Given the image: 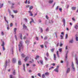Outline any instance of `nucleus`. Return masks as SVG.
Wrapping results in <instances>:
<instances>
[{
	"instance_id": "obj_1",
	"label": "nucleus",
	"mask_w": 78,
	"mask_h": 78,
	"mask_svg": "<svg viewBox=\"0 0 78 78\" xmlns=\"http://www.w3.org/2000/svg\"><path fill=\"white\" fill-rule=\"evenodd\" d=\"M72 68L73 69V70H75V67H74V64H73V62H72Z\"/></svg>"
},
{
	"instance_id": "obj_2",
	"label": "nucleus",
	"mask_w": 78,
	"mask_h": 78,
	"mask_svg": "<svg viewBox=\"0 0 78 78\" xmlns=\"http://www.w3.org/2000/svg\"><path fill=\"white\" fill-rule=\"evenodd\" d=\"M16 60L15 58H13L12 59V62L13 63H16Z\"/></svg>"
},
{
	"instance_id": "obj_3",
	"label": "nucleus",
	"mask_w": 78,
	"mask_h": 78,
	"mask_svg": "<svg viewBox=\"0 0 78 78\" xmlns=\"http://www.w3.org/2000/svg\"><path fill=\"white\" fill-rule=\"evenodd\" d=\"M28 13H30V16H33V14L32 13V12L30 11H28Z\"/></svg>"
},
{
	"instance_id": "obj_4",
	"label": "nucleus",
	"mask_w": 78,
	"mask_h": 78,
	"mask_svg": "<svg viewBox=\"0 0 78 78\" xmlns=\"http://www.w3.org/2000/svg\"><path fill=\"white\" fill-rule=\"evenodd\" d=\"M68 52H69L68 51H67V52L66 53V56H65V58H66L65 59L66 60V61L67 60V53H68Z\"/></svg>"
},
{
	"instance_id": "obj_5",
	"label": "nucleus",
	"mask_w": 78,
	"mask_h": 78,
	"mask_svg": "<svg viewBox=\"0 0 78 78\" xmlns=\"http://www.w3.org/2000/svg\"><path fill=\"white\" fill-rule=\"evenodd\" d=\"M54 71L56 72H57L58 73L59 72V69L58 68H56L55 69H54Z\"/></svg>"
},
{
	"instance_id": "obj_6",
	"label": "nucleus",
	"mask_w": 78,
	"mask_h": 78,
	"mask_svg": "<svg viewBox=\"0 0 78 78\" xmlns=\"http://www.w3.org/2000/svg\"><path fill=\"white\" fill-rule=\"evenodd\" d=\"M70 68H68L67 69V71H66V73H69L70 72Z\"/></svg>"
},
{
	"instance_id": "obj_7",
	"label": "nucleus",
	"mask_w": 78,
	"mask_h": 78,
	"mask_svg": "<svg viewBox=\"0 0 78 78\" xmlns=\"http://www.w3.org/2000/svg\"><path fill=\"white\" fill-rule=\"evenodd\" d=\"M63 22L64 23V26H65V24H66V20H65V19H63Z\"/></svg>"
},
{
	"instance_id": "obj_8",
	"label": "nucleus",
	"mask_w": 78,
	"mask_h": 78,
	"mask_svg": "<svg viewBox=\"0 0 78 78\" xmlns=\"http://www.w3.org/2000/svg\"><path fill=\"white\" fill-rule=\"evenodd\" d=\"M29 58V57H27L26 58H25V59H24V60L25 61V62H26V61H27V60Z\"/></svg>"
},
{
	"instance_id": "obj_9",
	"label": "nucleus",
	"mask_w": 78,
	"mask_h": 78,
	"mask_svg": "<svg viewBox=\"0 0 78 78\" xmlns=\"http://www.w3.org/2000/svg\"><path fill=\"white\" fill-rule=\"evenodd\" d=\"M27 27L26 26H25V24H24L23 25V28H27Z\"/></svg>"
},
{
	"instance_id": "obj_10",
	"label": "nucleus",
	"mask_w": 78,
	"mask_h": 78,
	"mask_svg": "<svg viewBox=\"0 0 78 78\" xmlns=\"http://www.w3.org/2000/svg\"><path fill=\"white\" fill-rule=\"evenodd\" d=\"M19 46H22V41H21L20 42V44L19 45Z\"/></svg>"
},
{
	"instance_id": "obj_11",
	"label": "nucleus",
	"mask_w": 78,
	"mask_h": 78,
	"mask_svg": "<svg viewBox=\"0 0 78 78\" xmlns=\"http://www.w3.org/2000/svg\"><path fill=\"white\" fill-rule=\"evenodd\" d=\"M54 60H56V57L55 54H54Z\"/></svg>"
},
{
	"instance_id": "obj_12",
	"label": "nucleus",
	"mask_w": 78,
	"mask_h": 78,
	"mask_svg": "<svg viewBox=\"0 0 78 78\" xmlns=\"http://www.w3.org/2000/svg\"><path fill=\"white\" fill-rule=\"evenodd\" d=\"M53 2V0H50L49 2V3H52Z\"/></svg>"
},
{
	"instance_id": "obj_13",
	"label": "nucleus",
	"mask_w": 78,
	"mask_h": 78,
	"mask_svg": "<svg viewBox=\"0 0 78 78\" xmlns=\"http://www.w3.org/2000/svg\"><path fill=\"white\" fill-rule=\"evenodd\" d=\"M58 52H59V51H57V56L59 58V53H58Z\"/></svg>"
},
{
	"instance_id": "obj_14",
	"label": "nucleus",
	"mask_w": 78,
	"mask_h": 78,
	"mask_svg": "<svg viewBox=\"0 0 78 78\" xmlns=\"http://www.w3.org/2000/svg\"><path fill=\"white\" fill-rule=\"evenodd\" d=\"M45 75H47V76L49 75V73L48 72H46L45 73Z\"/></svg>"
},
{
	"instance_id": "obj_15",
	"label": "nucleus",
	"mask_w": 78,
	"mask_h": 78,
	"mask_svg": "<svg viewBox=\"0 0 78 78\" xmlns=\"http://www.w3.org/2000/svg\"><path fill=\"white\" fill-rule=\"evenodd\" d=\"M40 62L41 63V64H42V65H43V61L41 60L40 61Z\"/></svg>"
},
{
	"instance_id": "obj_16",
	"label": "nucleus",
	"mask_w": 78,
	"mask_h": 78,
	"mask_svg": "<svg viewBox=\"0 0 78 78\" xmlns=\"http://www.w3.org/2000/svg\"><path fill=\"white\" fill-rule=\"evenodd\" d=\"M71 8L73 9V10H76V7H72Z\"/></svg>"
},
{
	"instance_id": "obj_17",
	"label": "nucleus",
	"mask_w": 78,
	"mask_h": 78,
	"mask_svg": "<svg viewBox=\"0 0 78 78\" xmlns=\"http://www.w3.org/2000/svg\"><path fill=\"white\" fill-rule=\"evenodd\" d=\"M5 45V42L4 41H2V44L1 45L2 47H4V45Z\"/></svg>"
},
{
	"instance_id": "obj_18",
	"label": "nucleus",
	"mask_w": 78,
	"mask_h": 78,
	"mask_svg": "<svg viewBox=\"0 0 78 78\" xmlns=\"http://www.w3.org/2000/svg\"><path fill=\"white\" fill-rule=\"evenodd\" d=\"M4 18H5V22H7V24H8V21H7L6 20V17H5V16L4 17Z\"/></svg>"
},
{
	"instance_id": "obj_19",
	"label": "nucleus",
	"mask_w": 78,
	"mask_h": 78,
	"mask_svg": "<svg viewBox=\"0 0 78 78\" xmlns=\"http://www.w3.org/2000/svg\"><path fill=\"white\" fill-rule=\"evenodd\" d=\"M16 30H17V29H16V28H15L14 29V32H15V34H16Z\"/></svg>"
},
{
	"instance_id": "obj_20",
	"label": "nucleus",
	"mask_w": 78,
	"mask_h": 78,
	"mask_svg": "<svg viewBox=\"0 0 78 78\" xmlns=\"http://www.w3.org/2000/svg\"><path fill=\"white\" fill-rule=\"evenodd\" d=\"M39 55H37V56L35 58V59L37 60V58H39Z\"/></svg>"
},
{
	"instance_id": "obj_21",
	"label": "nucleus",
	"mask_w": 78,
	"mask_h": 78,
	"mask_svg": "<svg viewBox=\"0 0 78 78\" xmlns=\"http://www.w3.org/2000/svg\"><path fill=\"white\" fill-rule=\"evenodd\" d=\"M8 62L7 61V60H6L5 61V67H6V66H7V63Z\"/></svg>"
},
{
	"instance_id": "obj_22",
	"label": "nucleus",
	"mask_w": 78,
	"mask_h": 78,
	"mask_svg": "<svg viewBox=\"0 0 78 78\" xmlns=\"http://www.w3.org/2000/svg\"><path fill=\"white\" fill-rule=\"evenodd\" d=\"M33 8V6H31L29 7V9H30V10H31V9H32Z\"/></svg>"
},
{
	"instance_id": "obj_23",
	"label": "nucleus",
	"mask_w": 78,
	"mask_h": 78,
	"mask_svg": "<svg viewBox=\"0 0 78 78\" xmlns=\"http://www.w3.org/2000/svg\"><path fill=\"white\" fill-rule=\"evenodd\" d=\"M45 74H43L42 75V78H45Z\"/></svg>"
},
{
	"instance_id": "obj_24",
	"label": "nucleus",
	"mask_w": 78,
	"mask_h": 78,
	"mask_svg": "<svg viewBox=\"0 0 78 78\" xmlns=\"http://www.w3.org/2000/svg\"><path fill=\"white\" fill-rule=\"evenodd\" d=\"M18 63V64L19 65H21V61H19Z\"/></svg>"
},
{
	"instance_id": "obj_25",
	"label": "nucleus",
	"mask_w": 78,
	"mask_h": 78,
	"mask_svg": "<svg viewBox=\"0 0 78 78\" xmlns=\"http://www.w3.org/2000/svg\"><path fill=\"white\" fill-rule=\"evenodd\" d=\"M73 40H72L69 41V43H73Z\"/></svg>"
},
{
	"instance_id": "obj_26",
	"label": "nucleus",
	"mask_w": 78,
	"mask_h": 78,
	"mask_svg": "<svg viewBox=\"0 0 78 78\" xmlns=\"http://www.w3.org/2000/svg\"><path fill=\"white\" fill-rule=\"evenodd\" d=\"M20 38L21 39V40H22V39H23V38H22V35L21 34H20Z\"/></svg>"
},
{
	"instance_id": "obj_27",
	"label": "nucleus",
	"mask_w": 78,
	"mask_h": 78,
	"mask_svg": "<svg viewBox=\"0 0 78 78\" xmlns=\"http://www.w3.org/2000/svg\"><path fill=\"white\" fill-rule=\"evenodd\" d=\"M46 56L47 57H48V56H49V53H48L47 52Z\"/></svg>"
},
{
	"instance_id": "obj_28",
	"label": "nucleus",
	"mask_w": 78,
	"mask_h": 78,
	"mask_svg": "<svg viewBox=\"0 0 78 78\" xmlns=\"http://www.w3.org/2000/svg\"><path fill=\"white\" fill-rule=\"evenodd\" d=\"M74 27L76 29H77V28H78V25H76Z\"/></svg>"
},
{
	"instance_id": "obj_29",
	"label": "nucleus",
	"mask_w": 78,
	"mask_h": 78,
	"mask_svg": "<svg viewBox=\"0 0 78 78\" xmlns=\"http://www.w3.org/2000/svg\"><path fill=\"white\" fill-rule=\"evenodd\" d=\"M59 9L60 12H62V9L60 8Z\"/></svg>"
},
{
	"instance_id": "obj_30",
	"label": "nucleus",
	"mask_w": 78,
	"mask_h": 78,
	"mask_svg": "<svg viewBox=\"0 0 78 78\" xmlns=\"http://www.w3.org/2000/svg\"><path fill=\"white\" fill-rule=\"evenodd\" d=\"M76 41H78V37H76Z\"/></svg>"
},
{
	"instance_id": "obj_31",
	"label": "nucleus",
	"mask_w": 78,
	"mask_h": 78,
	"mask_svg": "<svg viewBox=\"0 0 78 78\" xmlns=\"http://www.w3.org/2000/svg\"><path fill=\"white\" fill-rule=\"evenodd\" d=\"M13 12L14 13H17V10H13Z\"/></svg>"
},
{
	"instance_id": "obj_32",
	"label": "nucleus",
	"mask_w": 78,
	"mask_h": 78,
	"mask_svg": "<svg viewBox=\"0 0 78 78\" xmlns=\"http://www.w3.org/2000/svg\"><path fill=\"white\" fill-rule=\"evenodd\" d=\"M40 47L42 48L44 47V44L40 45Z\"/></svg>"
},
{
	"instance_id": "obj_33",
	"label": "nucleus",
	"mask_w": 78,
	"mask_h": 78,
	"mask_svg": "<svg viewBox=\"0 0 78 78\" xmlns=\"http://www.w3.org/2000/svg\"><path fill=\"white\" fill-rule=\"evenodd\" d=\"M38 76H40V77H41V73H38Z\"/></svg>"
},
{
	"instance_id": "obj_34",
	"label": "nucleus",
	"mask_w": 78,
	"mask_h": 78,
	"mask_svg": "<svg viewBox=\"0 0 78 78\" xmlns=\"http://www.w3.org/2000/svg\"><path fill=\"white\" fill-rule=\"evenodd\" d=\"M40 29H41V33H42V32H43V30H42V28L41 27Z\"/></svg>"
},
{
	"instance_id": "obj_35",
	"label": "nucleus",
	"mask_w": 78,
	"mask_h": 78,
	"mask_svg": "<svg viewBox=\"0 0 78 78\" xmlns=\"http://www.w3.org/2000/svg\"><path fill=\"white\" fill-rule=\"evenodd\" d=\"M59 52H61V51H62V48H60L59 50Z\"/></svg>"
},
{
	"instance_id": "obj_36",
	"label": "nucleus",
	"mask_w": 78,
	"mask_h": 78,
	"mask_svg": "<svg viewBox=\"0 0 78 78\" xmlns=\"http://www.w3.org/2000/svg\"><path fill=\"white\" fill-rule=\"evenodd\" d=\"M67 37H68V35L67 34H66V39H67Z\"/></svg>"
},
{
	"instance_id": "obj_37",
	"label": "nucleus",
	"mask_w": 78,
	"mask_h": 78,
	"mask_svg": "<svg viewBox=\"0 0 78 78\" xmlns=\"http://www.w3.org/2000/svg\"><path fill=\"white\" fill-rule=\"evenodd\" d=\"M47 39H48V37H45L44 39V40H46Z\"/></svg>"
},
{
	"instance_id": "obj_38",
	"label": "nucleus",
	"mask_w": 78,
	"mask_h": 78,
	"mask_svg": "<svg viewBox=\"0 0 78 78\" xmlns=\"http://www.w3.org/2000/svg\"><path fill=\"white\" fill-rule=\"evenodd\" d=\"M61 39H63V36L62 35H60Z\"/></svg>"
},
{
	"instance_id": "obj_39",
	"label": "nucleus",
	"mask_w": 78,
	"mask_h": 78,
	"mask_svg": "<svg viewBox=\"0 0 78 78\" xmlns=\"http://www.w3.org/2000/svg\"><path fill=\"white\" fill-rule=\"evenodd\" d=\"M15 39H16V41H17V36L16 35H15Z\"/></svg>"
},
{
	"instance_id": "obj_40",
	"label": "nucleus",
	"mask_w": 78,
	"mask_h": 78,
	"mask_svg": "<svg viewBox=\"0 0 78 78\" xmlns=\"http://www.w3.org/2000/svg\"><path fill=\"white\" fill-rule=\"evenodd\" d=\"M13 26V24H12V23H11L10 24V27H12Z\"/></svg>"
},
{
	"instance_id": "obj_41",
	"label": "nucleus",
	"mask_w": 78,
	"mask_h": 78,
	"mask_svg": "<svg viewBox=\"0 0 78 78\" xmlns=\"http://www.w3.org/2000/svg\"><path fill=\"white\" fill-rule=\"evenodd\" d=\"M38 22L39 23H41L42 22V20H39Z\"/></svg>"
},
{
	"instance_id": "obj_42",
	"label": "nucleus",
	"mask_w": 78,
	"mask_h": 78,
	"mask_svg": "<svg viewBox=\"0 0 78 78\" xmlns=\"http://www.w3.org/2000/svg\"><path fill=\"white\" fill-rule=\"evenodd\" d=\"M3 4H1V6H0V8H2V7H3Z\"/></svg>"
},
{
	"instance_id": "obj_43",
	"label": "nucleus",
	"mask_w": 78,
	"mask_h": 78,
	"mask_svg": "<svg viewBox=\"0 0 78 78\" xmlns=\"http://www.w3.org/2000/svg\"><path fill=\"white\" fill-rule=\"evenodd\" d=\"M3 50V51L5 50V46H2Z\"/></svg>"
},
{
	"instance_id": "obj_44",
	"label": "nucleus",
	"mask_w": 78,
	"mask_h": 78,
	"mask_svg": "<svg viewBox=\"0 0 78 78\" xmlns=\"http://www.w3.org/2000/svg\"><path fill=\"white\" fill-rule=\"evenodd\" d=\"M16 71L15 70H14L13 72V75H15V74L16 73Z\"/></svg>"
},
{
	"instance_id": "obj_45",
	"label": "nucleus",
	"mask_w": 78,
	"mask_h": 78,
	"mask_svg": "<svg viewBox=\"0 0 78 78\" xmlns=\"http://www.w3.org/2000/svg\"><path fill=\"white\" fill-rule=\"evenodd\" d=\"M1 34L2 36H3L4 35V33H3V32H1Z\"/></svg>"
},
{
	"instance_id": "obj_46",
	"label": "nucleus",
	"mask_w": 78,
	"mask_h": 78,
	"mask_svg": "<svg viewBox=\"0 0 78 78\" xmlns=\"http://www.w3.org/2000/svg\"><path fill=\"white\" fill-rule=\"evenodd\" d=\"M21 56L23 57V58H24V57H25V55H24V54H22Z\"/></svg>"
},
{
	"instance_id": "obj_47",
	"label": "nucleus",
	"mask_w": 78,
	"mask_h": 78,
	"mask_svg": "<svg viewBox=\"0 0 78 78\" xmlns=\"http://www.w3.org/2000/svg\"><path fill=\"white\" fill-rule=\"evenodd\" d=\"M9 78H12V75H10V77Z\"/></svg>"
},
{
	"instance_id": "obj_48",
	"label": "nucleus",
	"mask_w": 78,
	"mask_h": 78,
	"mask_svg": "<svg viewBox=\"0 0 78 78\" xmlns=\"http://www.w3.org/2000/svg\"><path fill=\"white\" fill-rule=\"evenodd\" d=\"M31 21L32 22H34V20H33V18H31Z\"/></svg>"
},
{
	"instance_id": "obj_49",
	"label": "nucleus",
	"mask_w": 78,
	"mask_h": 78,
	"mask_svg": "<svg viewBox=\"0 0 78 78\" xmlns=\"http://www.w3.org/2000/svg\"><path fill=\"white\" fill-rule=\"evenodd\" d=\"M28 2V0H26V1L25 2V3H26V4H27Z\"/></svg>"
},
{
	"instance_id": "obj_50",
	"label": "nucleus",
	"mask_w": 78,
	"mask_h": 78,
	"mask_svg": "<svg viewBox=\"0 0 78 78\" xmlns=\"http://www.w3.org/2000/svg\"><path fill=\"white\" fill-rule=\"evenodd\" d=\"M54 48H52L51 50V51L52 52H53V51H54Z\"/></svg>"
},
{
	"instance_id": "obj_51",
	"label": "nucleus",
	"mask_w": 78,
	"mask_h": 78,
	"mask_svg": "<svg viewBox=\"0 0 78 78\" xmlns=\"http://www.w3.org/2000/svg\"><path fill=\"white\" fill-rule=\"evenodd\" d=\"M46 31H48V28H47L46 30Z\"/></svg>"
},
{
	"instance_id": "obj_52",
	"label": "nucleus",
	"mask_w": 78,
	"mask_h": 78,
	"mask_svg": "<svg viewBox=\"0 0 78 78\" xmlns=\"http://www.w3.org/2000/svg\"><path fill=\"white\" fill-rule=\"evenodd\" d=\"M46 18L47 19H48V17L47 15L46 16Z\"/></svg>"
},
{
	"instance_id": "obj_53",
	"label": "nucleus",
	"mask_w": 78,
	"mask_h": 78,
	"mask_svg": "<svg viewBox=\"0 0 78 78\" xmlns=\"http://www.w3.org/2000/svg\"><path fill=\"white\" fill-rule=\"evenodd\" d=\"M35 39H36V40H37V41H38V40H39V39L38 38V37H36Z\"/></svg>"
},
{
	"instance_id": "obj_54",
	"label": "nucleus",
	"mask_w": 78,
	"mask_h": 78,
	"mask_svg": "<svg viewBox=\"0 0 78 78\" xmlns=\"http://www.w3.org/2000/svg\"><path fill=\"white\" fill-rule=\"evenodd\" d=\"M51 65H52L53 66H55V63H53V64H51Z\"/></svg>"
},
{
	"instance_id": "obj_55",
	"label": "nucleus",
	"mask_w": 78,
	"mask_h": 78,
	"mask_svg": "<svg viewBox=\"0 0 78 78\" xmlns=\"http://www.w3.org/2000/svg\"><path fill=\"white\" fill-rule=\"evenodd\" d=\"M58 8H59V6H57L56 8V9L57 10L58 9Z\"/></svg>"
},
{
	"instance_id": "obj_56",
	"label": "nucleus",
	"mask_w": 78,
	"mask_h": 78,
	"mask_svg": "<svg viewBox=\"0 0 78 78\" xmlns=\"http://www.w3.org/2000/svg\"><path fill=\"white\" fill-rule=\"evenodd\" d=\"M24 20H25V21H26V22H27V19H26V18H25L24 19Z\"/></svg>"
},
{
	"instance_id": "obj_57",
	"label": "nucleus",
	"mask_w": 78,
	"mask_h": 78,
	"mask_svg": "<svg viewBox=\"0 0 78 78\" xmlns=\"http://www.w3.org/2000/svg\"><path fill=\"white\" fill-rule=\"evenodd\" d=\"M62 45V44L61 42L60 44V47H61Z\"/></svg>"
},
{
	"instance_id": "obj_58",
	"label": "nucleus",
	"mask_w": 78,
	"mask_h": 78,
	"mask_svg": "<svg viewBox=\"0 0 78 78\" xmlns=\"http://www.w3.org/2000/svg\"><path fill=\"white\" fill-rule=\"evenodd\" d=\"M44 58L45 59V60H46V61H47V59H48L47 58V57H45Z\"/></svg>"
},
{
	"instance_id": "obj_59",
	"label": "nucleus",
	"mask_w": 78,
	"mask_h": 78,
	"mask_svg": "<svg viewBox=\"0 0 78 78\" xmlns=\"http://www.w3.org/2000/svg\"><path fill=\"white\" fill-rule=\"evenodd\" d=\"M27 38V37L25 36H24L23 37V39L25 40Z\"/></svg>"
},
{
	"instance_id": "obj_60",
	"label": "nucleus",
	"mask_w": 78,
	"mask_h": 78,
	"mask_svg": "<svg viewBox=\"0 0 78 78\" xmlns=\"http://www.w3.org/2000/svg\"><path fill=\"white\" fill-rule=\"evenodd\" d=\"M67 47H68L67 46H66V47H65L66 50H67Z\"/></svg>"
},
{
	"instance_id": "obj_61",
	"label": "nucleus",
	"mask_w": 78,
	"mask_h": 78,
	"mask_svg": "<svg viewBox=\"0 0 78 78\" xmlns=\"http://www.w3.org/2000/svg\"><path fill=\"white\" fill-rule=\"evenodd\" d=\"M72 19L73 21H75V18H73Z\"/></svg>"
},
{
	"instance_id": "obj_62",
	"label": "nucleus",
	"mask_w": 78,
	"mask_h": 78,
	"mask_svg": "<svg viewBox=\"0 0 78 78\" xmlns=\"http://www.w3.org/2000/svg\"><path fill=\"white\" fill-rule=\"evenodd\" d=\"M19 51H20V47H19Z\"/></svg>"
},
{
	"instance_id": "obj_63",
	"label": "nucleus",
	"mask_w": 78,
	"mask_h": 78,
	"mask_svg": "<svg viewBox=\"0 0 78 78\" xmlns=\"http://www.w3.org/2000/svg\"><path fill=\"white\" fill-rule=\"evenodd\" d=\"M29 72H30V73L32 72V71H31V70H29Z\"/></svg>"
},
{
	"instance_id": "obj_64",
	"label": "nucleus",
	"mask_w": 78,
	"mask_h": 78,
	"mask_svg": "<svg viewBox=\"0 0 78 78\" xmlns=\"http://www.w3.org/2000/svg\"><path fill=\"white\" fill-rule=\"evenodd\" d=\"M76 64H77L78 66V61H76Z\"/></svg>"
}]
</instances>
